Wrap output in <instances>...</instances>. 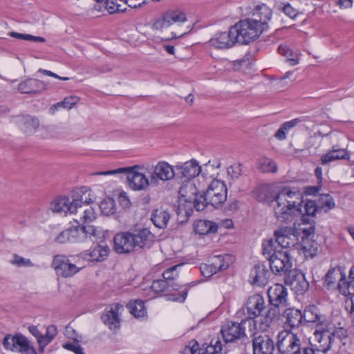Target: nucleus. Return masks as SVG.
I'll return each mask as SVG.
<instances>
[{
  "mask_svg": "<svg viewBox=\"0 0 354 354\" xmlns=\"http://www.w3.org/2000/svg\"><path fill=\"white\" fill-rule=\"evenodd\" d=\"M254 196L259 201H274V215L282 222H292L304 214L301 194L288 187L263 185L254 192Z\"/></svg>",
  "mask_w": 354,
  "mask_h": 354,
  "instance_id": "1",
  "label": "nucleus"
},
{
  "mask_svg": "<svg viewBox=\"0 0 354 354\" xmlns=\"http://www.w3.org/2000/svg\"><path fill=\"white\" fill-rule=\"evenodd\" d=\"M186 15L180 10H168L161 17L154 19L151 29L162 40H171L180 38L189 31V26H185Z\"/></svg>",
  "mask_w": 354,
  "mask_h": 354,
  "instance_id": "2",
  "label": "nucleus"
},
{
  "mask_svg": "<svg viewBox=\"0 0 354 354\" xmlns=\"http://www.w3.org/2000/svg\"><path fill=\"white\" fill-rule=\"evenodd\" d=\"M95 200L93 192L85 187H81L73 196L72 201L75 207V220L77 223H90L96 218V213L91 205Z\"/></svg>",
  "mask_w": 354,
  "mask_h": 354,
  "instance_id": "3",
  "label": "nucleus"
},
{
  "mask_svg": "<svg viewBox=\"0 0 354 354\" xmlns=\"http://www.w3.org/2000/svg\"><path fill=\"white\" fill-rule=\"evenodd\" d=\"M144 171H150L149 165H136L131 167L119 168L95 173L96 175H114L125 173L127 174V179L129 187L135 191L146 190L149 185L150 176L148 178Z\"/></svg>",
  "mask_w": 354,
  "mask_h": 354,
  "instance_id": "4",
  "label": "nucleus"
},
{
  "mask_svg": "<svg viewBox=\"0 0 354 354\" xmlns=\"http://www.w3.org/2000/svg\"><path fill=\"white\" fill-rule=\"evenodd\" d=\"M100 234V230L91 225L71 226L60 232L55 241L59 243L94 242Z\"/></svg>",
  "mask_w": 354,
  "mask_h": 354,
  "instance_id": "5",
  "label": "nucleus"
},
{
  "mask_svg": "<svg viewBox=\"0 0 354 354\" xmlns=\"http://www.w3.org/2000/svg\"><path fill=\"white\" fill-rule=\"evenodd\" d=\"M274 245V241L272 239L265 243L263 244V254L268 255L270 267L273 272L276 274L286 272L292 266L288 251L276 250Z\"/></svg>",
  "mask_w": 354,
  "mask_h": 354,
  "instance_id": "6",
  "label": "nucleus"
},
{
  "mask_svg": "<svg viewBox=\"0 0 354 354\" xmlns=\"http://www.w3.org/2000/svg\"><path fill=\"white\" fill-rule=\"evenodd\" d=\"M52 266L57 276L64 278L71 277L86 266L81 257L56 255Z\"/></svg>",
  "mask_w": 354,
  "mask_h": 354,
  "instance_id": "7",
  "label": "nucleus"
},
{
  "mask_svg": "<svg viewBox=\"0 0 354 354\" xmlns=\"http://www.w3.org/2000/svg\"><path fill=\"white\" fill-rule=\"evenodd\" d=\"M263 31L256 21L247 18L236 23L232 26V33H235L238 43L247 44L256 40Z\"/></svg>",
  "mask_w": 354,
  "mask_h": 354,
  "instance_id": "8",
  "label": "nucleus"
},
{
  "mask_svg": "<svg viewBox=\"0 0 354 354\" xmlns=\"http://www.w3.org/2000/svg\"><path fill=\"white\" fill-rule=\"evenodd\" d=\"M257 322L252 319H245L241 323L230 322L224 325L221 334L226 342H233L246 335V330L250 335H254Z\"/></svg>",
  "mask_w": 354,
  "mask_h": 354,
  "instance_id": "9",
  "label": "nucleus"
},
{
  "mask_svg": "<svg viewBox=\"0 0 354 354\" xmlns=\"http://www.w3.org/2000/svg\"><path fill=\"white\" fill-rule=\"evenodd\" d=\"M333 324L329 321L323 325L315 328L313 336L310 337L315 345L321 348L322 351L326 353L329 350L334 344Z\"/></svg>",
  "mask_w": 354,
  "mask_h": 354,
  "instance_id": "10",
  "label": "nucleus"
},
{
  "mask_svg": "<svg viewBox=\"0 0 354 354\" xmlns=\"http://www.w3.org/2000/svg\"><path fill=\"white\" fill-rule=\"evenodd\" d=\"M214 174L211 176L213 180L205 192L208 202L214 207H221L227 199V187L223 181L214 178Z\"/></svg>",
  "mask_w": 354,
  "mask_h": 354,
  "instance_id": "11",
  "label": "nucleus"
},
{
  "mask_svg": "<svg viewBox=\"0 0 354 354\" xmlns=\"http://www.w3.org/2000/svg\"><path fill=\"white\" fill-rule=\"evenodd\" d=\"M277 346L281 354H297L301 349V340L297 335L286 330L277 335Z\"/></svg>",
  "mask_w": 354,
  "mask_h": 354,
  "instance_id": "12",
  "label": "nucleus"
},
{
  "mask_svg": "<svg viewBox=\"0 0 354 354\" xmlns=\"http://www.w3.org/2000/svg\"><path fill=\"white\" fill-rule=\"evenodd\" d=\"M150 182L158 185L159 182H166L175 177L174 167L166 161H159L155 165H150Z\"/></svg>",
  "mask_w": 354,
  "mask_h": 354,
  "instance_id": "13",
  "label": "nucleus"
},
{
  "mask_svg": "<svg viewBox=\"0 0 354 354\" xmlns=\"http://www.w3.org/2000/svg\"><path fill=\"white\" fill-rule=\"evenodd\" d=\"M5 349L12 351L23 353L31 349V344L28 339L21 333H17L15 335H6L2 342Z\"/></svg>",
  "mask_w": 354,
  "mask_h": 354,
  "instance_id": "14",
  "label": "nucleus"
},
{
  "mask_svg": "<svg viewBox=\"0 0 354 354\" xmlns=\"http://www.w3.org/2000/svg\"><path fill=\"white\" fill-rule=\"evenodd\" d=\"M285 283L291 287L297 295H304L309 288V283L304 274L297 270L288 272L285 278Z\"/></svg>",
  "mask_w": 354,
  "mask_h": 354,
  "instance_id": "15",
  "label": "nucleus"
},
{
  "mask_svg": "<svg viewBox=\"0 0 354 354\" xmlns=\"http://www.w3.org/2000/svg\"><path fill=\"white\" fill-rule=\"evenodd\" d=\"M232 263L230 255H215L210 257L209 264H204L201 266L202 274L205 275V269L209 268L207 275H212L219 271L227 269Z\"/></svg>",
  "mask_w": 354,
  "mask_h": 354,
  "instance_id": "16",
  "label": "nucleus"
},
{
  "mask_svg": "<svg viewBox=\"0 0 354 354\" xmlns=\"http://www.w3.org/2000/svg\"><path fill=\"white\" fill-rule=\"evenodd\" d=\"M232 32V26L228 32H220L215 34L209 40V45L216 49H227L238 42L235 33Z\"/></svg>",
  "mask_w": 354,
  "mask_h": 354,
  "instance_id": "17",
  "label": "nucleus"
},
{
  "mask_svg": "<svg viewBox=\"0 0 354 354\" xmlns=\"http://www.w3.org/2000/svg\"><path fill=\"white\" fill-rule=\"evenodd\" d=\"M253 335L254 336L252 340L254 354H273L274 343L268 335H258L254 332Z\"/></svg>",
  "mask_w": 354,
  "mask_h": 354,
  "instance_id": "18",
  "label": "nucleus"
},
{
  "mask_svg": "<svg viewBox=\"0 0 354 354\" xmlns=\"http://www.w3.org/2000/svg\"><path fill=\"white\" fill-rule=\"evenodd\" d=\"M114 249L119 254L129 253L136 248L133 242L132 232H123L115 235Z\"/></svg>",
  "mask_w": 354,
  "mask_h": 354,
  "instance_id": "19",
  "label": "nucleus"
},
{
  "mask_svg": "<svg viewBox=\"0 0 354 354\" xmlns=\"http://www.w3.org/2000/svg\"><path fill=\"white\" fill-rule=\"evenodd\" d=\"M275 242L283 248L295 245L297 241L295 229L291 227H280L274 232Z\"/></svg>",
  "mask_w": 354,
  "mask_h": 354,
  "instance_id": "20",
  "label": "nucleus"
},
{
  "mask_svg": "<svg viewBox=\"0 0 354 354\" xmlns=\"http://www.w3.org/2000/svg\"><path fill=\"white\" fill-rule=\"evenodd\" d=\"M110 249L106 244H97L80 254L83 262H98L105 260L109 254Z\"/></svg>",
  "mask_w": 354,
  "mask_h": 354,
  "instance_id": "21",
  "label": "nucleus"
},
{
  "mask_svg": "<svg viewBox=\"0 0 354 354\" xmlns=\"http://www.w3.org/2000/svg\"><path fill=\"white\" fill-rule=\"evenodd\" d=\"M303 317L305 322L312 324L315 328L330 321L314 305L306 308L303 313Z\"/></svg>",
  "mask_w": 354,
  "mask_h": 354,
  "instance_id": "22",
  "label": "nucleus"
},
{
  "mask_svg": "<svg viewBox=\"0 0 354 354\" xmlns=\"http://www.w3.org/2000/svg\"><path fill=\"white\" fill-rule=\"evenodd\" d=\"M245 308L248 313V319H254V317L261 315L265 308V302L262 296L256 294L250 296L246 302Z\"/></svg>",
  "mask_w": 354,
  "mask_h": 354,
  "instance_id": "23",
  "label": "nucleus"
},
{
  "mask_svg": "<svg viewBox=\"0 0 354 354\" xmlns=\"http://www.w3.org/2000/svg\"><path fill=\"white\" fill-rule=\"evenodd\" d=\"M268 295L270 304L278 307L286 304L288 293L286 288L283 285L276 283L269 288Z\"/></svg>",
  "mask_w": 354,
  "mask_h": 354,
  "instance_id": "24",
  "label": "nucleus"
},
{
  "mask_svg": "<svg viewBox=\"0 0 354 354\" xmlns=\"http://www.w3.org/2000/svg\"><path fill=\"white\" fill-rule=\"evenodd\" d=\"M135 248H149L154 241V235L147 228L134 230L132 232Z\"/></svg>",
  "mask_w": 354,
  "mask_h": 354,
  "instance_id": "25",
  "label": "nucleus"
},
{
  "mask_svg": "<svg viewBox=\"0 0 354 354\" xmlns=\"http://www.w3.org/2000/svg\"><path fill=\"white\" fill-rule=\"evenodd\" d=\"M271 17L272 10L266 5L262 4L255 7L252 11V17L250 18L260 25L261 28L266 30L268 28V22Z\"/></svg>",
  "mask_w": 354,
  "mask_h": 354,
  "instance_id": "26",
  "label": "nucleus"
},
{
  "mask_svg": "<svg viewBox=\"0 0 354 354\" xmlns=\"http://www.w3.org/2000/svg\"><path fill=\"white\" fill-rule=\"evenodd\" d=\"M73 201L66 196H59L55 198L50 205V209L55 213L69 212L71 214L75 215V207H74Z\"/></svg>",
  "mask_w": 354,
  "mask_h": 354,
  "instance_id": "27",
  "label": "nucleus"
},
{
  "mask_svg": "<svg viewBox=\"0 0 354 354\" xmlns=\"http://www.w3.org/2000/svg\"><path fill=\"white\" fill-rule=\"evenodd\" d=\"M123 309V306L120 304L113 305L109 311L102 315L103 322L111 330L118 328L120 322L119 313Z\"/></svg>",
  "mask_w": 354,
  "mask_h": 354,
  "instance_id": "28",
  "label": "nucleus"
},
{
  "mask_svg": "<svg viewBox=\"0 0 354 354\" xmlns=\"http://www.w3.org/2000/svg\"><path fill=\"white\" fill-rule=\"evenodd\" d=\"M270 276L269 270L263 265H256L250 271L251 283L259 286L267 283Z\"/></svg>",
  "mask_w": 354,
  "mask_h": 354,
  "instance_id": "29",
  "label": "nucleus"
},
{
  "mask_svg": "<svg viewBox=\"0 0 354 354\" xmlns=\"http://www.w3.org/2000/svg\"><path fill=\"white\" fill-rule=\"evenodd\" d=\"M175 168L180 171L181 176L190 179L198 176L201 171V167L198 162L195 160H191L185 162L183 165H177Z\"/></svg>",
  "mask_w": 354,
  "mask_h": 354,
  "instance_id": "30",
  "label": "nucleus"
},
{
  "mask_svg": "<svg viewBox=\"0 0 354 354\" xmlns=\"http://www.w3.org/2000/svg\"><path fill=\"white\" fill-rule=\"evenodd\" d=\"M350 155V153L346 149L337 148L334 146L332 147V149L322 156L320 161L322 164L326 165L338 160H348Z\"/></svg>",
  "mask_w": 354,
  "mask_h": 354,
  "instance_id": "31",
  "label": "nucleus"
},
{
  "mask_svg": "<svg viewBox=\"0 0 354 354\" xmlns=\"http://www.w3.org/2000/svg\"><path fill=\"white\" fill-rule=\"evenodd\" d=\"M337 288L339 292L346 297L354 295V266L350 269L348 279L344 274V279L337 283Z\"/></svg>",
  "mask_w": 354,
  "mask_h": 354,
  "instance_id": "32",
  "label": "nucleus"
},
{
  "mask_svg": "<svg viewBox=\"0 0 354 354\" xmlns=\"http://www.w3.org/2000/svg\"><path fill=\"white\" fill-rule=\"evenodd\" d=\"M44 86V83L38 80L30 78L18 86V90L21 93L35 94L37 93Z\"/></svg>",
  "mask_w": 354,
  "mask_h": 354,
  "instance_id": "33",
  "label": "nucleus"
},
{
  "mask_svg": "<svg viewBox=\"0 0 354 354\" xmlns=\"http://www.w3.org/2000/svg\"><path fill=\"white\" fill-rule=\"evenodd\" d=\"M169 219L170 214L162 208L156 209L151 214V221L156 227L160 229L165 228Z\"/></svg>",
  "mask_w": 354,
  "mask_h": 354,
  "instance_id": "34",
  "label": "nucleus"
},
{
  "mask_svg": "<svg viewBox=\"0 0 354 354\" xmlns=\"http://www.w3.org/2000/svg\"><path fill=\"white\" fill-rule=\"evenodd\" d=\"M179 194L180 197L188 203H192L193 199L195 198V196L198 193V190L195 185L188 180L184 183L179 189Z\"/></svg>",
  "mask_w": 354,
  "mask_h": 354,
  "instance_id": "35",
  "label": "nucleus"
},
{
  "mask_svg": "<svg viewBox=\"0 0 354 354\" xmlns=\"http://www.w3.org/2000/svg\"><path fill=\"white\" fill-rule=\"evenodd\" d=\"M344 271L339 266L330 268L325 276V283L328 288H332L336 282L344 279Z\"/></svg>",
  "mask_w": 354,
  "mask_h": 354,
  "instance_id": "36",
  "label": "nucleus"
},
{
  "mask_svg": "<svg viewBox=\"0 0 354 354\" xmlns=\"http://www.w3.org/2000/svg\"><path fill=\"white\" fill-rule=\"evenodd\" d=\"M19 122L23 125L24 131L29 134L34 133L40 126L39 119L31 115L21 116Z\"/></svg>",
  "mask_w": 354,
  "mask_h": 354,
  "instance_id": "37",
  "label": "nucleus"
},
{
  "mask_svg": "<svg viewBox=\"0 0 354 354\" xmlns=\"http://www.w3.org/2000/svg\"><path fill=\"white\" fill-rule=\"evenodd\" d=\"M284 315L286 317V324L291 328L299 326L304 319L303 313L297 309H287L284 312Z\"/></svg>",
  "mask_w": 354,
  "mask_h": 354,
  "instance_id": "38",
  "label": "nucleus"
},
{
  "mask_svg": "<svg viewBox=\"0 0 354 354\" xmlns=\"http://www.w3.org/2000/svg\"><path fill=\"white\" fill-rule=\"evenodd\" d=\"M194 231L201 235L215 233L217 231V225L209 221L200 220L195 223Z\"/></svg>",
  "mask_w": 354,
  "mask_h": 354,
  "instance_id": "39",
  "label": "nucleus"
},
{
  "mask_svg": "<svg viewBox=\"0 0 354 354\" xmlns=\"http://www.w3.org/2000/svg\"><path fill=\"white\" fill-rule=\"evenodd\" d=\"M279 53L287 58V62L290 66H295L299 63V56L294 53L289 46L281 45L278 48Z\"/></svg>",
  "mask_w": 354,
  "mask_h": 354,
  "instance_id": "40",
  "label": "nucleus"
},
{
  "mask_svg": "<svg viewBox=\"0 0 354 354\" xmlns=\"http://www.w3.org/2000/svg\"><path fill=\"white\" fill-rule=\"evenodd\" d=\"M106 10L110 14L123 12L127 10V2L124 0H106Z\"/></svg>",
  "mask_w": 354,
  "mask_h": 354,
  "instance_id": "41",
  "label": "nucleus"
},
{
  "mask_svg": "<svg viewBox=\"0 0 354 354\" xmlns=\"http://www.w3.org/2000/svg\"><path fill=\"white\" fill-rule=\"evenodd\" d=\"M57 335V328L55 326H49L46 328L45 335H41V339H39V351H44V348L54 339Z\"/></svg>",
  "mask_w": 354,
  "mask_h": 354,
  "instance_id": "42",
  "label": "nucleus"
},
{
  "mask_svg": "<svg viewBox=\"0 0 354 354\" xmlns=\"http://www.w3.org/2000/svg\"><path fill=\"white\" fill-rule=\"evenodd\" d=\"M129 308L130 313L136 317H143L147 313L144 303L141 300L130 302Z\"/></svg>",
  "mask_w": 354,
  "mask_h": 354,
  "instance_id": "43",
  "label": "nucleus"
},
{
  "mask_svg": "<svg viewBox=\"0 0 354 354\" xmlns=\"http://www.w3.org/2000/svg\"><path fill=\"white\" fill-rule=\"evenodd\" d=\"M316 203L319 209H324L325 212L335 207V202L329 194H322L318 197Z\"/></svg>",
  "mask_w": 354,
  "mask_h": 354,
  "instance_id": "44",
  "label": "nucleus"
},
{
  "mask_svg": "<svg viewBox=\"0 0 354 354\" xmlns=\"http://www.w3.org/2000/svg\"><path fill=\"white\" fill-rule=\"evenodd\" d=\"M100 208L102 214L106 216L113 214L116 211L115 201L111 198L104 199L100 204Z\"/></svg>",
  "mask_w": 354,
  "mask_h": 354,
  "instance_id": "45",
  "label": "nucleus"
},
{
  "mask_svg": "<svg viewBox=\"0 0 354 354\" xmlns=\"http://www.w3.org/2000/svg\"><path fill=\"white\" fill-rule=\"evenodd\" d=\"M259 167L263 172L275 173L277 171V164L272 160L266 157L259 160Z\"/></svg>",
  "mask_w": 354,
  "mask_h": 354,
  "instance_id": "46",
  "label": "nucleus"
},
{
  "mask_svg": "<svg viewBox=\"0 0 354 354\" xmlns=\"http://www.w3.org/2000/svg\"><path fill=\"white\" fill-rule=\"evenodd\" d=\"M221 350V343L216 340L214 344H210L204 348H200L198 354H220Z\"/></svg>",
  "mask_w": 354,
  "mask_h": 354,
  "instance_id": "47",
  "label": "nucleus"
},
{
  "mask_svg": "<svg viewBox=\"0 0 354 354\" xmlns=\"http://www.w3.org/2000/svg\"><path fill=\"white\" fill-rule=\"evenodd\" d=\"M194 204V207L197 211L203 210L207 204H209L208 202V199L205 196V193L204 194L198 195V194L195 196V198L193 199L192 203Z\"/></svg>",
  "mask_w": 354,
  "mask_h": 354,
  "instance_id": "48",
  "label": "nucleus"
},
{
  "mask_svg": "<svg viewBox=\"0 0 354 354\" xmlns=\"http://www.w3.org/2000/svg\"><path fill=\"white\" fill-rule=\"evenodd\" d=\"M11 37L19 39H24V40H28V41H37V42H45L46 39L45 38L42 37H37V36H33L29 34H22V33H18L16 32H11L9 34Z\"/></svg>",
  "mask_w": 354,
  "mask_h": 354,
  "instance_id": "49",
  "label": "nucleus"
},
{
  "mask_svg": "<svg viewBox=\"0 0 354 354\" xmlns=\"http://www.w3.org/2000/svg\"><path fill=\"white\" fill-rule=\"evenodd\" d=\"M12 265H15L18 267H32L33 263L29 259H25L18 254H15L12 259L10 261Z\"/></svg>",
  "mask_w": 354,
  "mask_h": 354,
  "instance_id": "50",
  "label": "nucleus"
},
{
  "mask_svg": "<svg viewBox=\"0 0 354 354\" xmlns=\"http://www.w3.org/2000/svg\"><path fill=\"white\" fill-rule=\"evenodd\" d=\"M302 250L306 257H313L317 252V244L310 243L308 240L304 241L302 245Z\"/></svg>",
  "mask_w": 354,
  "mask_h": 354,
  "instance_id": "51",
  "label": "nucleus"
},
{
  "mask_svg": "<svg viewBox=\"0 0 354 354\" xmlns=\"http://www.w3.org/2000/svg\"><path fill=\"white\" fill-rule=\"evenodd\" d=\"M80 101V97L75 95H71L69 97H65L63 101L60 102L62 104V107L64 109H67L68 110L71 109L73 106H75L78 102Z\"/></svg>",
  "mask_w": 354,
  "mask_h": 354,
  "instance_id": "52",
  "label": "nucleus"
},
{
  "mask_svg": "<svg viewBox=\"0 0 354 354\" xmlns=\"http://www.w3.org/2000/svg\"><path fill=\"white\" fill-rule=\"evenodd\" d=\"M79 342L73 341L71 342H66L63 344V348L74 352L75 354H84L83 348L78 344Z\"/></svg>",
  "mask_w": 354,
  "mask_h": 354,
  "instance_id": "53",
  "label": "nucleus"
},
{
  "mask_svg": "<svg viewBox=\"0 0 354 354\" xmlns=\"http://www.w3.org/2000/svg\"><path fill=\"white\" fill-rule=\"evenodd\" d=\"M169 283L165 280H156L154 281L151 286L153 291L159 293L165 291L168 287Z\"/></svg>",
  "mask_w": 354,
  "mask_h": 354,
  "instance_id": "54",
  "label": "nucleus"
},
{
  "mask_svg": "<svg viewBox=\"0 0 354 354\" xmlns=\"http://www.w3.org/2000/svg\"><path fill=\"white\" fill-rule=\"evenodd\" d=\"M304 207L305 214L308 216H314L317 210L319 209L317 205L314 201H307L304 205H302V208Z\"/></svg>",
  "mask_w": 354,
  "mask_h": 354,
  "instance_id": "55",
  "label": "nucleus"
},
{
  "mask_svg": "<svg viewBox=\"0 0 354 354\" xmlns=\"http://www.w3.org/2000/svg\"><path fill=\"white\" fill-rule=\"evenodd\" d=\"M197 351H199L198 343L195 339H192L183 348L182 354H195Z\"/></svg>",
  "mask_w": 354,
  "mask_h": 354,
  "instance_id": "56",
  "label": "nucleus"
},
{
  "mask_svg": "<svg viewBox=\"0 0 354 354\" xmlns=\"http://www.w3.org/2000/svg\"><path fill=\"white\" fill-rule=\"evenodd\" d=\"M65 335L71 339L73 341L81 342L82 340V336L78 335L75 330L71 325H68L65 328Z\"/></svg>",
  "mask_w": 354,
  "mask_h": 354,
  "instance_id": "57",
  "label": "nucleus"
},
{
  "mask_svg": "<svg viewBox=\"0 0 354 354\" xmlns=\"http://www.w3.org/2000/svg\"><path fill=\"white\" fill-rule=\"evenodd\" d=\"M180 267V265L173 266L167 270H166L162 273V277L164 280L169 283V281L174 279L176 277L178 276V273L176 272L177 268Z\"/></svg>",
  "mask_w": 354,
  "mask_h": 354,
  "instance_id": "58",
  "label": "nucleus"
},
{
  "mask_svg": "<svg viewBox=\"0 0 354 354\" xmlns=\"http://www.w3.org/2000/svg\"><path fill=\"white\" fill-rule=\"evenodd\" d=\"M227 174L232 178H238L241 174V165L235 164L227 169Z\"/></svg>",
  "mask_w": 354,
  "mask_h": 354,
  "instance_id": "59",
  "label": "nucleus"
},
{
  "mask_svg": "<svg viewBox=\"0 0 354 354\" xmlns=\"http://www.w3.org/2000/svg\"><path fill=\"white\" fill-rule=\"evenodd\" d=\"M95 0H77V6L87 14L92 12L93 5Z\"/></svg>",
  "mask_w": 354,
  "mask_h": 354,
  "instance_id": "60",
  "label": "nucleus"
},
{
  "mask_svg": "<svg viewBox=\"0 0 354 354\" xmlns=\"http://www.w3.org/2000/svg\"><path fill=\"white\" fill-rule=\"evenodd\" d=\"M282 10L286 15L292 19H295L299 14L298 11L289 3L284 5Z\"/></svg>",
  "mask_w": 354,
  "mask_h": 354,
  "instance_id": "61",
  "label": "nucleus"
},
{
  "mask_svg": "<svg viewBox=\"0 0 354 354\" xmlns=\"http://www.w3.org/2000/svg\"><path fill=\"white\" fill-rule=\"evenodd\" d=\"M333 333L334 342L336 339H341L342 337H346V330L343 328H335L333 326Z\"/></svg>",
  "mask_w": 354,
  "mask_h": 354,
  "instance_id": "62",
  "label": "nucleus"
},
{
  "mask_svg": "<svg viewBox=\"0 0 354 354\" xmlns=\"http://www.w3.org/2000/svg\"><path fill=\"white\" fill-rule=\"evenodd\" d=\"M96 10L97 12H102L106 10V0H95L93 3L92 11Z\"/></svg>",
  "mask_w": 354,
  "mask_h": 354,
  "instance_id": "63",
  "label": "nucleus"
},
{
  "mask_svg": "<svg viewBox=\"0 0 354 354\" xmlns=\"http://www.w3.org/2000/svg\"><path fill=\"white\" fill-rule=\"evenodd\" d=\"M297 354H326L325 352L322 351L319 349H314L310 347H305L301 348Z\"/></svg>",
  "mask_w": 354,
  "mask_h": 354,
  "instance_id": "64",
  "label": "nucleus"
}]
</instances>
